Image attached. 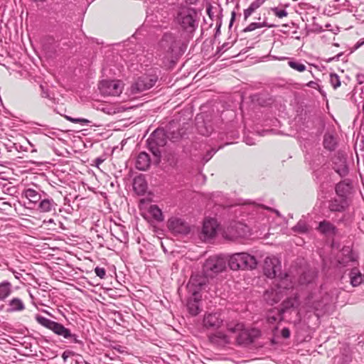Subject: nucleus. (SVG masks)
<instances>
[{
    "mask_svg": "<svg viewBox=\"0 0 364 364\" xmlns=\"http://www.w3.org/2000/svg\"><path fill=\"white\" fill-rule=\"evenodd\" d=\"M23 195L29 200L30 203L34 205H38L43 198L39 191L31 188L26 189L23 192Z\"/></svg>",
    "mask_w": 364,
    "mask_h": 364,
    "instance_id": "26",
    "label": "nucleus"
},
{
    "mask_svg": "<svg viewBox=\"0 0 364 364\" xmlns=\"http://www.w3.org/2000/svg\"><path fill=\"white\" fill-rule=\"evenodd\" d=\"M133 188L138 195H144L147 190L146 181L142 175L136 176L133 181Z\"/></svg>",
    "mask_w": 364,
    "mask_h": 364,
    "instance_id": "22",
    "label": "nucleus"
},
{
    "mask_svg": "<svg viewBox=\"0 0 364 364\" xmlns=\"http://www.w3.org/2000/svg\"><path fill=\"white\" fill-rule=\"evenodd\" d=\"M151 159L146 152L139 154L136 161V168L141 171H146L150 166Z\"/></svg>",
    "mask_w": 364,
    "mask_h": 364,
    "instance_id": "23",
    "label": "nucleus"
},
{
    "mask_svg": "<svg viewBox=\"0 0 364 364\" xmlns=\"http://www.w3.org/2000/svg\"><path fill=\"white\" fill-rule=\"evenodd\" d=\"M248 232V227L242 223H234L229 226V235L232 237H245Z\"/></svg>",
    "mask_w": 364,
    "mask_h": 364,
    "instance_id": "19",
    "label": "nucleus"
},
{
    "mask_svg": "<svg viewBox=\"0 0 364 364\" xmlns=\"http://www.w3.org/2000/svg\"><path fill=\"white\" fill-rule=\"evenodd\" d=\"M75 354L73 351L71 350H65L62 354V358L63 359V361L65 363L67 361V359Z\"/></svg>",
    "mask_w": 364,
    "mask_h": 364,
    "instance_id": "48",
    "label": "nucleus"
},
{
    "mask_svg": "<svg viewBox=\"0 0 364 364\" xmlns=\"http://www.w3.org/2000/svg\"><path fill=\"white\" fill-rule=\"evenodd\" d=\"M90 43L100 45V44H103V42H100L98 41V39H92V41Z\"/></svg>",
    "mask_w": 364,
    "mask_h": 364,
    "instance_id": "54",
    "label": "nucleus"
},
{
    "mask_svg": "<svg viewBox=\"0 0 364 364\" xmlns=\"http://www.w3.org/2000/svg\"><path fill=\"white\" fill-rule=\"evenodd\" d=\"M348 206L346 198H334L329 201L328 209L331 212H343Z\"/></svg>",
    "mask_w": 364,
    "mask_h": 364,
    "instance_id": "21",
    "label": "nucleus"
},
{
    "mask_svg": "<svg viewBox=\"0 0 364 364\" xmlns=\"http://www.w3.org/2000/svg\"><path fill=\"white\" fill-rule=\"evenodd\" d=\"M252 343L261 336V331L257 328L247 330Z\"/></svg>",
    "mask_w": 364,
    "mask_h": 364,
    "instance_id": "41",
    "label": "nucleus"
},
{
    "mask_svg": "<svg viewBox=\"0 0 364 364\" xmlns=\"http://www.w3.org/2000/svg\"><path fill=\"white\" fill-rule=\"evenodd\" d=\"M281 335L284 338H288L290 336V331L288 328H283L281 331Z\"/></svg>",
    "mask_w": 364,
    "mask_h": 364,
    "instance_id": "49",
    "label": "nucleus"
},
{
    "mask_svg": "<svg viewBox=\"0 0 364 364\" xmlns=\"http://www.w3.org/2000/svg\"><path fill=\"white\" fill-rule=\"evenodd\" d=\"M201 294H197V295H192L188 299L187 301V309L188 310V312L193 315L196 316L198 315L200 311V302L201 301Z\"/></svg>",
    "mask_w": 364,
    "mask_h": 364,
    "instance_id": "18",
    "label": "nucleus"
},
{
    "mask_svg": "<svg viewBox=\"0 0 364 364\" xmlns=\"http://www.w3.org/2000/svg\"><path fill=\"white\" fill-rule=\"evenodd\" d=\"M330 301L331 297L328 293L323 292L322 289L316 290L310 293L306 296L304 301V308L306 311H314L318 316V313L317 312L323 310Z\"/></svg>",
    "mask_w": 364,
    "mask_h": 364,
    "instance_id": "2",
    "label": "nucleus"
},
{
    "mask_svg": "<svg viewBox=\"0 0 364 364\" xmlns=\"http://www.w3.org/2000/svg\"><path fill=\"white\" fill-rule=\"evenodd\" d=\"M166 134H167V138L172 141H177L181 139L183 135V132H181L179 130H173L171 131L169 128L167 130H165Z\"/></svg>",
    "mask_w": 364,
    "mask_h": 364,
    "instance_id": "35",
    "label": "nucleus"
},
{
    "mask_svg": "<svg viewBox=\"0 0 364 364\" xmlns=\"http://www.w3.org/2000/svg\"><path fill=\"white\" fill-rule=\"evenodd\" d=\"M226 267V257L225 256H214L208 259L203 264V271L210 277V272L217 274L225 270Z\"/></svg>",
    "mask_w": 364,
    "mask_h": 364,
    "instance_id": "7",
    "label": "nucleus"
},
{
    "mask_svg": "<svg viewBox=\"0 0 364 364\" xmlns=\"http://www.w3.org/2000/svg\"><path fill=\"white\" fill-rule=\"evenodd\" d=\"M85 364H91V363H88L87 361H85Z\"/></svg>",
    "mask_w": 364,
    "mask_h": 364,
    "instance_id": "64",
    "label": "nucleus"
},
{
    "mask_svg": "<svg viewBox=\"0 0 364 364\" xmlns=\"http://www.w3.org/2000/svg\"><path fill=\"white\" fill-rule=\"evenodd\" d=\"M176 21L184 30L190 33L195 31L198 26L196 13L193 9L186 8L181 9L176 16Z\"/></svg>",
    "mask_w": 364,
    "mask_h": 364,
    "instance_id": "5",
    "label": "nucleus"
},
{
    "mask_svg": "<svg viewBox=\"0 0 364 364\" xmlns=\"http://www.w3.org/2000/svg\"><path fill=\"white\" fill-rule=\"evenodd\" d=\"M307 86L312 88H316L318 86V85L316 82L310 81L309 82L307 83Z\"/></svg>",
    "mask_w": 364,
    "mask_h": 364,
    "instance_id": "52",
    "label": "nucleus"
},
{
    "mask_svg": "<svg viewBox=\"0 0 364 364\" xmlns=\"http://www.w3.org/2000/svg\"><path fill=\"white\" fill-rule=\"evenodd\" d=\"M316 230L326 237H334L338 234V228L332 223L326 220L321 221Z\"/></svg>",
    "mask_w": 364,
    "mask_h": 364,
    "instance_id": "13",
    "label": "nucleus"
},
{
    "mask_svg": "<svg viewBox=\"0 0 364 364\" xmlns=\"http://www.w3.org/2000/svg\"><path fill=\"white\" fill-rule=\"evenodd\" d=\"M336 194L342 198H346L347 196L350 193L351 186L349 182L346 181H343L339 182L336 186Z\"/></svg>",
    "mask_w": 364,
    "mask_h": 364,
    "instance_id": "25",
    "label": "nucleus"
},
{
    "mask_svg": "<svg viewBox=\"0 0 364 364\" xmlns=\"http://www.w3.org/2000/svg\"><path fill=\"white\" fill-rule=\"evenodd\" d=\"M95 272L97 277L100 279H104L106 274V271L105 268L97 267L95 268Z\"/></svg>",
    "mask_w": 364,
    "mask_h": 364,
    "instance_id": "46",
    "label": "nucleus"
},
{
    "mask_svg": "<svg viewBox=\"0 0 364 364\" xmlns=\"http://www.w3.org/2000/svg\"><path fill=\"white\" fill-rule=\"evenodd\" d=\"M95 161H96L97 166H99V164H100L101 163H102L103 160H102V159H100V158H97V159H96Z\"/></svg>",
    "mask_w": 364,
    "mask_h": 364,
    "instance_id": "59",
    "label": "nucleus"
},
{
    "mask_svg": "<svg viewBox=\"0 0 364 364\" xmlns=\"http://www.w3.org/2000/svg\"><path fill=\"white\" fill-rule=\"evenodd\" d=\"M228 331H229V332H230V331H231V332H232V333H235V329H233V328H228Z\"/></svg>",
    "mask_w": 364,
    "mask_h": 364,
    "instance_id": "63",
    "label": "nucleus"
},
{
    "mask_svg": "<svg viewBox=\"0 0 364 364\" xmlns=\"http://www.w3.org/2000/svg\"><path fill=\"white\" fill-rule=\"evenodd\" d=\"M276 287L278 289H280L284 294L285 290L289 289L293 287V284L289 276L285 274L284 277H281L279 278V282L276 284Z\"/></svg>",
    "mask_w": 364,
    "mask_h": 364,
    "instance_id": "28",
    "label": "nucleus"
},
{
    "mask_svg": "<svg viewBox=\"0 0 364 364\" xmlns=\"http://www.w3.org/2000/svg\"><path fill=\"white\" fill-rule=\"evenodd\" d=\"M266 0H255L250 6L244 11V18L246 20L251 14L259 7H260Z\"/></svg>",
    "mask_w": 364,
    "mask_h": 364,
    "instance_id": "33",
    "label": "nucleus"
},
{
    "mask_svg": "<svg viewBox=\"0 0 364 364\" xmlns=\"http://www.w3.org/2000/svg\"><path fill=\"white\" fill-rule=\"evenodd\" d=\"M168 228L175 235H186L191 228L188 223L178 218H171L168 221Z\"/></svg>",
    "mask_w": 364,
    "mask_h": 364,
    "instance_id": "12",
    "label": "nucleus"
},
{
    "mask_svg": "<svg viewBox=\"0 0 364 364\" xmlns=\"http://www.w3.org/2000/svg\"><path fill=\"white\" fill-rule=\"evenodd\" d=\"M12 272H13L14 277L18 279H19L22 277V274L21 273H18L14 270H12Z\"/></svg>",
    "mask_w": 364,
    "mask_h": 364,
    "instance_id": "53",
    "label": "nucleus"
},
{
    "mask_svg": "<svg viewBox=\"0 0 364 364\" xmlns=\"http://www.w3.org/2000/svg\"><path fill=\"white\" fill-rule=\"evenodd\" d=\"M342 53H340L338 54H337L336 55H335L334 57L333 58H328V60H326V62H331L333 60H338L340 57L342 55Z\"/></svg>",
    "mask_w": 364,
    "mask_h": 364,
    "instance_id": "50",
    "label": "nucleus"
},
{
    "mask_svg": "<svg viewBox=\"0 0 364 364\" xmlns=\"http://www.w3.org/2000/svg\"><path fill=\"white\" fill-rule=\"evenodd\" d=\"M257 264L256 258L247 253H235L229 256V268L232 270L253 269Z\"/></svg>",
    "mask_w": 364,
    "mask_h": 364,
    "instance_id": "4",
    "label": "nucleus"
},
{
    "mask_svg": "<svg viewBox=\"0 0 364 364\" xmlns=\"http://www.w3.org/2000/svg\"><path fill=\"white\" fill-rule=\"evenodd\" d=\"M281 262L278 258L268 257L264 259V273L268 278L279 277L281 274Z\"/></svg>",
    "mask_w": 364,
    "mask_h": 364,
    "instance_id": "10",
    "label": "nucleus"
},
{
    "mask_svg": "<svg viewBox=\"0 0 364 364\" xmlns=\"http://www.w3.org/2000/svg\"><path fill=\"white\" fill-rule=\"evenodd\" d=\"M274 14L279 18L287 16V12L285 9H280L278 7H273L271 9Z\"/></svg>",
    "mask_w": 364,
    "mask_h": 364,
    "instance_id": "42",
    "label": "nucleus"
},
{
    "mask_svg": "<svg viewBox=\"0 0 364 364\" xmlns=\"http://www.w3.org/2000/svg\"><path fill=\"white\" fill-rule=\"evenodd\" d=\"M239 345L247 346L252 343L247 330H242L235 337Z\"/></svg>",
    "mask_w": 364,
    "mask_h": 364,
    "instance_id": "31",
    "label": "nucleus"
},
{
    "mask_svg": "<svg viewBox=\"0 0 364 364\" xmlns=\"http://www.w3.org/2000/svg\"><path fill=\"white\" fill-rule=\"evenodd\" d=\"M209 340L212 343L219 346H224L228 343V337L226 334L222 331H217L210 335Z\"/></svg>",
    "mask_w": 364,
    "mask_h": 364,
    "instance_id": "27",
    "label": "nucleus"
},
{
    "mask_svg": "<svg viewBox=\"0 0 364 364\" xmlns=\"http://www.w3.org/2000/svg\"><path fill=\"white\" fill-rule=\"evenodd\" d=\"M218 223L213 218L205 219L203 222L202 234L205 238H211L215 236Z\"/></svg>",
    "mask_w": 364,
    "mask_h": 364,
    "instance_id": "15",
    "label": "nucleus"
},
{
    "mask_svg": "<svg viewBox=\"0 0 364 364\" xmlns=\"http://www.w3.org/2000/svg\"><path fill=\"white\" fill-rule=\"evenodd\" d=\"M167 134L164 129H157L152 132L146 140L147 147L158 161L161 156V149L164 147L167 141Z\"/></svg>",
    "mask_w": 364,
    "mask_h": 364,
    "instance_id": "3",
    "label": "nucleus"
},
{
    "mask_svg": "<svg viewBox=\"0 0 364 364\" xmlns=\"http://www.w3.org/2000/svg\"><path fill=\"white\" fill-rule=\"evenodd\" d=\"M288 65L294 70H297L299 72H304L306 67L304 64L296 61V60H289L288 62Z\"/></svg>",
    "mask_w": 364,
    "mask_h": 364,
    "instance_id": "39",
    "label": "nucleus"
},
{
    "mask_svg": "<svg viewBox=\"0 0 364 364\" xmlns=\"http://www.w3.org/2000/svg\"><path fill=\"white\" fill-rule=\"evenodd\" d=\"M222 322L220 315L216 313L206 314L203 318V326L207 328L216 329L220 326Z\"/></svg>",
    "mask_w": 364,
    "mask_h": 364,
    "instance_id": "16",
    "label": "nucleus"
},
{
    "mask_svg": "<svg viewBox=\"0 0 364 364\" xmlns=\"http://www.w3.org/2000/svg\"><path fill=\"white\" fill-rule=\"evenodd\" d=\"M284 294L277 287L271 288L265 291L264 294V299L269 305H274L278 303L284 296Z\"/></svg>",
    "mask_w": 364,
    "mask_h": 364,
    "instance_id": "14",
    "label": "nucleus"
},
{
    "mask_svg": "<svg viewBox=\"0 0 364 364\" xmlns=\"http://www.w3.org/2000/svg\"><path fill=\"white\" fill-rule=\"evenodd\" d=\"M176 36L172 32L168 31L164 33L161 40V46H172L177 43Z\"/></svg>",
    "mask_w": 364,
    "mask_h": 364,
    "instance_id": "32",
    "label": "nucleus"
},
{
    "mask_svg": "<svg viewBox=\"0 0 364 364\" xmlns=\"http://www.w3.org/2000/svg\"><path fill=\"white\" fill-rule=\"evenodd\" d=\"M99 90L103 95H119L123 90V84L119 80H102L99 85Z\"/></svg>",
    "mask_w": 364,
    "mask_h": 364,
    "instance_id": "8",
    "label": "nucleus"
},
{
    "mask_svg": "<svg viewBox=\"0 0 364 364\" xmlns=\"http://www.w3.org/2000/svg\"><path fill=\"white\" fill-rule=\"evenodd\" d=\"M333 168L341 176L345 177L349 172L346 154L338 151L332 159Z\"/></svg>",
    "mask_w": 364,
    "mask_h": 364,
    "instance_id": "11",
    "label": "nucleus"
},
{
    "mask_svg": "<svg viewBox=\"0 0 364 364\" xmlns=\"http://www.w3.org/2000/svg\"><path fill=\"white\" fill-rule=\"evenodd\" d=\"M35 2H44L46 0H33Z\"/></svg>",
    "mask_w": 364,
    "mask_h": 364,
    "instance_id": "60",
    "label": "nucleus"
},
{
    "mask_svg": "<svg viewBox=\"0 0 364 364\" xmlns=\"http://www.w3.org/2000/svg\"><path fill=\"white\" fill-rule=\"evenodd\" d=\"M38 83H39V87L41 90V97L43 98H50L47 85L46 84L44 85L41 82H38Z\"/></svg>",
    "mask_w": 364,
    "mask_h": 364,
    "instance_id": "43",
    "label": "nucleus"
},
{
    "mask_svg": "<svg viewBox=\"0 0 364 364\" xmlns=\"http://www.w3.org/2000/svg\"><path fill=\"white\" fill-rule=\"evenodd\" d=\"M364 45V38H361L360 40H359L356 44L355 46H363Z\"/></svg>",
    "mask_w": 364,
    "mask_h": 364,
    "instance_id": "55",
    "label": "nucleus"
},
{
    "mask_svg": "<svg viewBox=\"0 0 364 364\" xmlns=\"http://www.w3.org/2000/svg\"><path fill=\"white\" fill-rule=\"evenodd\" d=\"M65 118L69 122H73V123H80L81 125H88L90 123V121L85 119V118H74L72 117L66 116Z\"/></svg>",
    "mask_w": 364,
    "mask_h": 364,
    "instance_id": "40",
    "label": "nucleus"
},
{
    "mask_svg": "<svg viewBox=\"0 0 364 364\" xmlns=\"http://www.w3.org/2000/svg\"><path fill=\"white\" fill-rule=\"evenodd\" d=\"M149 212L155 220L158 221L164 220L162 211L157 205H151L149 207Z\"/></svg>",
    "mask_w": 364,
    "mask_h": 364,
    "instance_id": "34",
    "label": "nucleus"
},
{
    "mask_svg": "<svg viewBox=\"0 0 364 364\" xmlns=\"http://www.w3.org/2000/svg\"><path fill=\"white\" fill-rule=\"evenodd\" d=\"M273 25L269 24L266 21H263L262 23H251L249 24L245 29L244 31L248 32V31H252L257 28H261L263 27H273Z\"/></svg>",
    "mask_w": 364,
    "mask_h": 364,
    "instance_id": "36",
    "label": "nucleus"
},
{
    "mask_svg": "<svg viewBox=\"0 0 364 364\" xmlns=\"http://www.w3.org/2000/svg\"><path fill=\"white\" fill-rule=\"evenodd\" d=\"M274 59H277V60H285L287 59L286 57L284 56H281V57H277V56H274V55H271Z\"/></svg>",
    "mask_w": 364,
    "mask_h": 364,
    "instance_id": "56",
    "label": "nucleus"
},
{
    "mask_svg": "<svg viewBox=\"0 0 364 364\" xmlns=\"http://www.w3.org/2000/svg\"><path fill=\"white\" fill-rule=\"evenodd\" d=\"M343 252L345 253V252H347L348 254H350V250H349V248H343L342 250ZM348 260L349 261H354V259L353 258L352 255H350L348 257Z\"/></svg>",
    "mask_w": 364,
    "mask_h": 364,
    "instance_id": "51",
    "label": "nucleus"
},
{
    "mask_svg": "<svg viewBox=\"0 0 364 364\" xmlns=\"http://www.w3.org/2000/svg\"><path fill=\"white\" fill-rule=\"evenodd\" d=\"M296 303L295 299H288L282 303V310L286 311L287 309L294 307Z\"/></svg>",
    "mask_w": 364,
    "mask_h": 364,
    "instance_id": "45",
    "label": "nucleus"
},
{
    "mask_svg": "<svg viewBox=\"0 0 364 364\" xmlns=\"http://www.w3.org/2000/svg\"><path fill=\"white\" fill-rule=\"evenodd\" d=\"M349 277L353 287H358L364 282V274L357 267H354L350 270Z\"/></svg>",
    "mask_w": 364,
    "mask_h": 364,
    "instance_id": "24",
    "label": "nucleus"
},
{
    "mask_svg": "<svg viewBox=\"0 0 364 364\" xmlns=\"http://www.w3.org/2000/svg\"><path fill=\"white\" fill-rule=\"evenodd\" d=\"M170 50H171V53H177V55L175 57V60H173V59L171 60V63H174L175 61L178 59V57L179 55H181L185 51L182 49V47H178V46L170 47Z\"/></svg>",
    "mask_w": 364,
    "mask_h": 364,
    "instance_id": "44",
    "label": "nucleus"
},
{
    "mask_svg": "<svg viewBox=\"0 0 364 364\" xmlns=\"http://www.w3.org/2000/svg\"><path fill=\"white\" fill-rule=\"evenodd\" d=\"M36 321L42 326L50 330L58 336L65 339H70L75 343H81L76 334L70 332V329L65 328L63 324L47 318L41 315L37 314L35 316Z\"/></svg>",
    "mask_w": 364,
    "mask_h": 364,
    "instance_id": "1",
    "label": "nucleus"
},
{
    "mask_svg": "<svg viewBox=\"0 0 364 364\" xmlns=\"http://www.w3.org/2000/svg\"><path fill=\"white\" fill-rule=\"evenodd\" d=\"M235 13L234 11L232 12V18H231V21L229 23V28L232 26V21L234 20L235 18Z\"/></svg>",
    "mask_w": 364,
    "mask_h": 364,
    "instance_id": "57",
    "label": "nucleus"
},
{
    "mask_svg": "<svg viewBox=\"0 0 364 364\" xmlns=\"http://www.w3.org/2000/svg\"><path fill=\"white\" fill-rule=\"evenodd\" d=\"M323 146L325 149L333 151L336 149L337 142L336 138L329 134H326L323 136Z\"/></svg>",
    "mask_w": 364,
    "mask_h": 364,
    "instance_id": "30",
    "label": "nucleus"
},
{
    "mask_svg": "<svg viewBox=\"0 0 364 364\" xmlns=\"http://www.w3.org/2000/svg\"><path fill=\"white\" fill-rule=\"evenodd\" d=\"M12 292V285L8 281L0 283V301H4Z\"/></svg>",
    "mask_w": 364,
    "mask_h": 364,
    "instance_id": "29",
    "label": "nucleus"
},
{
    "mask_svg": "<svg viewBox=\"0 0 364 364\" xmlns=\"http://www.w3.org/2000/svg\"><path fill=\"white\" fill-rule=\"evenodd\" d=\"M339 263H340L341 264L344 265V266L346 265V264H345V262H344V261L339 260Z\"/></svg>",
    "mask_w": 364,
    "mask_h": 364,
    "instance_id": "62",
    "label": "nucleus"
},
{
    "mask_svg": "<svg viewBox=\"0 0 364 364\" xmlns=\"http://www.w3.org/2000/svg\"><path fill=\"white\" fill-rule=\"evenodd\" d=\"M329 82L335 90L339 87L341 84L339 76L336 73H331L329 75Z\"/></svg>",
    "mask_w": 364,
    "mask_h": 364,
    "instance_id": "38",
    "label": "nucleus"
},
{
    "mask_svg": "<svg viewBox=\"0 0 364 364\" xmlns=\"http://www.w3.org/2000/svg\"><path fill=\"white\" fill-rule=\"evenodd\" d=\"M216 151L214 149L208 151L206 154L203 157V161L205 163L208 162L213 156L214 154H215Z\"/></svg>",
    "mask_w": 364,
    "mask_h": 364,
    "instance_id": "47",
    "label": "nucleus"
},
{
    "mask_svg": "<svg viewBox=\"0 0 364 364\" xmlns=\"http://www.w3.org/2000/svg\"><path fill=\"white\" fill-rule=\"evenodd\" d=\"M293 231L300 234H304L308 232L309 226L306 222L299 220L297 224L292 228Z\"/></svg>",
    "mask_w": 364,
    "mask_h": 364,
    "instance_id": "37",
    "label": "nucleus"
},
{
    "mask_svg": "<svg viewBox=\"0 0 364 364\" xmlns=\"http://www.w3.org/2000/svg\"><path fill=\"white\" fill-rule=\"evenodd\" d=\"M8 313L21 312L26 309V305L23 301L18 297H13L7 301Z\"/></svg>",
    "mask_w": 364,
    "mask_h": 364,
    "instance_id": "17",
    "label": "nucleus"
},
{
    "mask_svg": "<svg viewBox=\"0 0 364 364\" xmlns=\"http://www.w3.org/2000/svg\"><path fill=\"white\" fill-rule=\"evenodd\" d=\"M156 82L154 76L143 75L139 77L131 86L132 94H138L151 88Z\"/></svg>",
    "mask_w": 364,
    "mask_h": 364,
    "instance_id": "9",
    "label": "nucleus"
},
{
    "mask_svg": "<svg viewBox=\"0 0 364 364\" xmlns=\"http://www.w3.org/2000/svg\"><path fill=\"white\" fill-rule=\"evenodd\" d=\"M37 210L41 213L55 211L57 204L52 198H42L37 205Z\"/></svg>",
    "mask_w": 364,
    "mask_h": 364,
    "instance_id": "20",
    "label": "nucleus"
},
{
    "mask_svg": "<svg viewBox=\"0 0 364 364\" xmlns=\"http://www.w3.org/2000/svg\"><path fill=\"white\" fill-rule=\"evenodd\" d=\"M208 273L198 272L193 274L187 284V289L192 295L200 294V291L207 286L208 282Z\"/></svg>",
    "mask_w": 364,
    "mask_h": 364,
    "instance_id": "6",
    "label": "nucleus"
},
{
    "mask_svg": "<svg viewBox=\"0 0 364 364\" xmlns=\"http://www.w3.org/2000/svg\"><path fill=\"white\" fill-rule=\"evenodd\" d=\"M135 39H136V38H135V36H134H134H132V37L131 38L127 39V41H128L130 43L134 44V43H135L134 42V41H133V40H135Z\"/></svg>",
    "mask_w": 364,
    "mask_h": 364,
    "instance_id": "58",
    "label": "nucleus"
},
{
    "mask_svg": "<svg viewBox=\"0 0 364 364\" xmlns=\"http://www.w3.org/2000/svg\"><path fill=\"white\" fill-rule=\"evenodd\" d=\"M274 212L277 215H280V213L278 210H274Z\"/></svg>",
    "mask_w": 364,
    "mask_h": 364,
    "instance_id": "61",
    "label": "nucleus"
}]
</instances>
